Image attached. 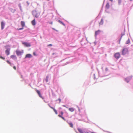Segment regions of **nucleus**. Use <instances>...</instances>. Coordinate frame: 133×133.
I'll list each match as a JSON object with an SVG mask.
<instances>
[{"label": "nucleus", "instance_id": "1", "mask_svg": "<svg viewBox=\"0 0 133 133\" xmlns=\"http://www.w3.org/2000/svg\"><path fill=\"white\" fill-rule=\"evenodd\" d=\"M128 49L127 48H124L122 50V55H124L128 53Z\"/></svg>", "mask_w": 133, "mask_h": 133}, {"label": "nucleus", "instance_id": "2", "mask_svg": "<svg viewBox=\"0 0 133 133\" xmlns=\"http://www.w3.org/2000/svg\"><path fill=\"white\" fill-rule=\"evenodd\" d=\"M16 54L18 56L21 55L23 52V50L21 51H20L18 50H17L16 51Z\"/></svg>", "mask_w": 133, "mask_h": 133}, {"label": "nucleus", "instance_id": "3", "mask_svg": "<svg viewBox=\"0 0 133 133\" xmlns=\"http://www.w3.org/2000/svg\"><path fill=\"white\" fill-rule=\"evenodd\" d=\"M114 56L116 59H118L120 57V54L119 52L116 53L115 54Z\"/></svg>", "mask_w": 133, "mask_h": 133}, {"label": "nucleus", "instance_id": "4", "mask_svg": "<svg viewBox=\"0 0 133 133\" xmlns=\"http://www.w3.org/2000/svg\"><path fill=\"white\" fill-rule=\"evenodd\" d=\"M36 92L38 94L39 97H41V98H42V99H44V97H42V96L41 94L40 91L39 90H37V89L36 90Z\"/></svg>", "mask_w": 133, "mask_h": 133}, {"label": "nucleus", "instance_id": "5", "mask_svg": "<svg viewBox=\"0 0 133 133\" xmlns=\"http://www.w3.org/2000/svg\"><path fill=\"white\" fill-rule=\"evenodd\" d=\"M23 44L27 47L30 46H31L29 43L26 42L23 43Z\"/></svg>", "mask_w": 133, "mask_h": 133}, {"label": "nucleus", "instance_id": "6", "mask_svg": "<svg viewBox=\"0 0 133 133\" xmlns=\"http://www.w3.org/2000/svg\"><path fill=\"white\" fill-rule=\"evenodd\" d=\"M5 24L4 22L2 21L1 22V29L3 30L4 28Z\"/></svg>", "mask_w": 133, "mask_h": 133}, {"label": "nucleus", "instance_id": "7", "mask_svg": "<svg viewBox=\"0 0 133 133\" xmlns=\"http://www.w3.org/2000/svg\"><path fill=\"white\" fill-rule=\"evenodd\" d=\"M49 105V107L51 108L52 109H53V110H54V112H55V114H57V111L55 109H54V108H53V107L51 106H50Z\"/></svg>", "mask_w": 133, "mask_h": 133}, {"label": "nucleus", "instance_id": "8", "mask_svg": "<svg viewBox=\"0 0 133 133\" xmlns=\"http://www.w3.org/2000/svg\"><path fill=\"white\" fill-rule=\"evenodd\" d=\"M32 57V56L31 54H26V56L25 57V58H31Z\"/></svg>", "mask_w": 133, "mask_h": 133}, {"label": "nucleus", "instance_id": "9", "mask_svg": "<svg viewBox=\"0 0 133 133\" xmlns=\"http://www.w3.org/2000/svg\"><path fill=\"white\" fill-rule=\"evenodd\" d=\"M21 24L22 27H24L25 26V22L23 21H21Z\"/></svg>", "mask_w": 133, "mask_h": 133}, {"label": "nucleus", "instance_id": "10", "mask_svg": "<svg viewBox=\"0 0 133 133\" xmlns=\"http://www.w3.org/2000/svg\"><path fill=\"white\" fill-rule=\"evenodd\" d=\"M101 32V31L99 30H98L95 32V36H96Z\"/></svg>", "mask_w": 133, "mask_h": 133}, {"label": "nucleus", "instance_id": "11", "mask_svg": "<svg viewBox=\"0 0 133 133\" xmlns=\"http://www.w3.org/2000/svg\"><path fill=\"white\" fill-rule=\"evenodd\" d=\"M109 6L110 5L109 3H107L105 6L106 8L107 9H108L109 8Z\"/></svg>", "mask_w": 133, "mask_h": 133}, {"label": "nucleus", "instance_id": "12", "mask_svg": "<svg viewBox=\"0 0 133 133\" xmlns=\"http://www.w3.org/2000/svg\"><path fill=\"white\" fill-rule=\"evenodd\" d=\"M5 53L7 55H8L10 54V52L9 50L7 49L6 50Z\"/></svg>", "mask_w": 133, "mask_h": 133}, {"label": "nucleus", "instance_id": "13", "mask_svg": "<svg viewBox=\"0 0 133 133\" xmlns=\"http://www.w3.org/2000/svg\"><path fill=\"white\" fill-rule=\"evenodd\" d=\"M31 23L32 25H34L36 24V22L35 19H34L32 21Z\"/></svg>", "mask_w": 133, "mask_h": 133}, {"label": "nucleus", "instance_id": "14", "mask_svg": "<svg viewBox=\"0 0 133 133\" xmlns=\"http://www.w3.org/2000/svg\"><path fill=\"white\" fill-rule=\"evenodd\" d=\"M103 23V19H102L100 22L99 23V24L100 25H102Z\"/></svg>", "mask_w": 133, "mask_h": 133}, {"label": "nucleus", "instance_id": "15", "mask_svg": "<svg viewBox=\"0 0 133 133\" xmlns=\"http://www.w3.org/2000/svg\"><path fill=\"white\" fill-rule=\"evenodd\" d=\"M69 110L71 112H73L75 110L74 109V108H69Z\"/></svg>", "mask_w": 133, "mask_h": 133}, {"label": "nucleus", "instance_id": "16", "mask_svg": "<svg viewBox=\"0 0 133 133\" xmlns=\"http://www.w3.org/2000/svg\"><path fill=\"white\" fill-rule=\"evenodd\" d=\"M58 21L59 22L61 23V24H62V25H63L64 26H65V24L63 23L61 21L59 20Z\"/></svg>", "mask_w": 133, "mask_h": 133}, {"label": "nucleus", "instance_id": "17", "mask_svg": "<svg viewBox=\"0 0 133 133\" xmlns=\"http://www.w3.org/2000/svg\"><path fill=\"white\" fill-rule=\"evenodd\" d=\"M68 124L70 125V127L71 128L73 127V124L71 123H68Z\"/></svg>", "mask_w": 133, "mask_h": 133}, {"label": "nucleus", "instance_id": "18", "mask_svg": "<svg viewBox=\"0 0 133 133\" xmlns=\"http://www.w3.org/2000/svg\"><path fill=\"white\" fill-rule=\"evenodd\" d=\"M11 57L12 58L14 59V58H16V56L14 55H12L11 56Z\"/></svg>", "mask_w": 133, "mask_h": 133}, {"label": "nucleus", "instance_id": "19", "mask_svg": "<svg viewBox=\"0 0 133 133\" xmlns=\"http://www.w3.org/2000/svg\"><path fill=\"white\" fill-rule=\"evenodd\" d=\"M130 43V40L129 39H128V40L126 41V43L127 44H128Z\"/></svg>", "mask_w": 133, "mask_h": 133}, {"label": "nucleus", "instance_id": "20", "mask_svg": "<svg viewBox=\"0 0 133 133\" xmlns=\"http://www.w3.org/2000/svg\"><path fill=\"white\" fill-rule=\"evenodd\" d=\"M49 77L48 76H46L45 79V81L46 82H48V81Z\"/></svg>", "mask_w": 133, "mask_h": 133}, {"label": "nucleus", "instance_id": "21", "mask_svg": "<svg viewBox=\"0 0 133 133\" xmlns=\"http://www.w3.org/2000/svg\"><path fill=\"white\" fill-rule=\"evenodd\" d=\"M122 3V0H118V3L119 4H120Z\"/></svg>", "mask_w": 133, "mask_h": 133}, {"label": "nucleus", "instance_id": "22", "mask_svg": "<svg viewBox=\"0 0 133 133\" xmlns=\"http://www.w3.org/2000/svg\"><path fill=\"white\" fill-rule=\"evenodd\" d=\"M6 62H7V63H8V64H9L10 65H11V64L10 62L9 61L7 60V61H6Z\"/></svg>", "mask_w": 133, "mask_h": 133}, {"label": "nucleus", "instance_id": "23", "mask_svg": "<svg viewBox=\"0 0 133 133\" xmlns=\"http://www.w3.org/2000/svg\"><path fill=\"white\" fill-rule=\"evenodd\" d=\"M0 58L1 59H3V60H4L5 59V58L1 56H0Z\"/></svg>", "mask_w": 133, "mask_h": 133}, {"label": "nucleus", "instance_id": "24", "mask_svg": "<svg viewBox=\"0 0 133 133\" xmlns=\"http://www.w3.org/2000/svg\"><path fill=\"white\" fill-rule=\"evenodd\" d=\"M23 29V27H22V28H20L19 29H17L18 30H20Z\"/></svg>", "mask_w": 133, "mask_h": 133}, {"label": "nucleus", "instance_id": "25", "mask_svg": "<svg viewBox=\"0 0 133 133\" xmlns=\"http://www.w3.org/2000/svg\"><path fill=\"white\" fill-rule=\"evenodd\" d=\"M52 46V44H50L48 45L47 46Z\"/></svg>", "mask_w": 133, "mask_h": 133}, {"label": "nucleus", "instance_id": "26", "mask_svg": "<svg viewBox=\"0 0 133 133\" xmlns=\"http://www.w3.org/2000/svg\"><path fill=\"white\" fill-rule=\"evenodd\" d=\"M61 118H62L64 120V121H65V119L62 116V117H61Z\"/></svg>", "mask_w": 133, "mask_h": 133}, {"label": "nucleus", "instance_id": "27", "mask_svg": "<svg viewBox=\"0 0 133 133\" xmlns=\"http://www.w3.org/2000/svg\"><path fill=\"white\" fill-rule=\"evenodd\" d=\"M13 68L15 70H16V67L15 66H13Z\"/></svg>", "mask_w": 133, "mask_h": 133}, {"label": "nucleus", "instance_id": "28", "mask_svg": "<svg viewBox=\"0 0 133 133\" xmlns=\"http://www.w3.org/2000/svg\"><path fill=\"white\" fill-rule=\"evenodd\" d=\"M26 3H27V4L28 5L29 4V3L28 2V1H27L26 2Z\"/></svg>", "mask_w": 133, "mask_h": 133}, {"label": "nucleus", "instance_id": "29", "mask_svg": "<svg viewBox=\"0 0 133 133\" xmlns=\"http://www.w3.org/2000/svg\"><path fill=\"white\" fill-rule=\"evenodd\" d=\"M61 113L62 115H63V113L62 111H61Z\"/></svg>", "mask_w": 133, "mask_h": 133}, {"label": "nucleus", "instance_id": "30", "mask_svg": "<svg viewBox=\"0 0 133 133\" xmlns=\"http://www.w3.org/2000/svg\"><path fill=\"white\" fill-rule=\"evenodd\" d=\"M58 101H59V103L61 102V99H60V98H59V99H58Z\"/></svg>", "mask_w": 133, "mask_h": 133}, {"label": "nucleus", "instance_id": "31", "mask_svg": "<svg viewBox=\"0 0 133 133\" xmlns=\"http://www.w3.org/2000/svg\"><path fill=\"white\" fill-rule=\"evenodd\" d=\"M33 54L35 56H36V53H35V52H34L33 53Z\"/></svg>", "mask_w": 133, "mask_h": 133}, {"label": "nucleus", "instance_id": "32", "mask_svg": "<svg viewBox=\"0 0 133 133\" xmlns=\"http://www.w3.org/2000/svg\"><path fill=\"white\" fill-rule=\"evenodd\" d=\"M58 116L59 117H61H61H62V116H61V115H58Z\"/></svg>", "mask_w": 133, "mask_h": 133}, {"label": "nucleus", "instance_id": "33", "mask_svg": "<svg viewBox=\"0 0 133 133\" xmlns=\"http://www.w3.org/2000/svg\"><path fill=\"white\" fill-rule=\"evenodd\" d=\"M38 16H37V15H36V16H35V17H38Z\"/></svg>", "mask_w": 133, "mask_h": 133}, {"label": "nucleus", "instance_id": "34", "mask_svg": "<svg viewBox=\"0 0 133 133\" xmlns=\"http://www.w3.org/2000/svg\"><path fill=\"white\" fill-rule=\"evenodd\" d=\"M109 0L111 2H112L113 1V0Z\"/></svg>", "mask_w": 133, "mask_h": 133}, {"label": "nucleus", "instance_id": "35", "mask_svg": "<svg viewBox=\"0 0 133 133\" xmlns=\"http://www.w3.org/2000/svg\"><path fill=\"white\" fill-rule=\"evenodd\" d=\"M50 24H52V22H51L50 23Z\"/></svg>", "mask_w": 133, "mask_h": 133}, {"label": "nucleus", "instance_id": "36", "mask_svg": "<svg viewBox=\"0 0 133 133\" xmlns=\"http://www.w3.org/2000/svg\"><path fill=\"white\" fill-rule=\"evenodd\" d=\"M85 133H89V132H85Z\"/></svg>", "mask_w": 133, "mask_h": 133}, {"label": "nucleus", "instance_id": "37", "mask_svg": "<svg viewBox=\"0 0 133 133\" xmlns=\"http://www.w3.org/2000/svg\"><path fill=\"white\" fill-rule=\"evenodd\" d=\"M21 77L22 78H23V76L22 75H21Z\"/></svg>", "mask_w": 133, "mask_h": 133}, {"label": "nucleus", "instance_id": "38", "mask_svg": "<svg viewBox=\"0 0 133 133\" xmlns=\"http://www.w3.org/2000/svg\"><path fill=\"white\" fill-rule=\"evenodd\" d=\"M63 106L64 107H65V105H64Z\"/></svg>", "mask_w": 133, "mask_h": 133}, {"label": "nucleus", "instance_id": "39", "mask_svg": "<svg viewBox=\"0 0 133 133\" xmlns=\"http://www.w3.org/2000/svg\"><path fill=\"white\" fill-rule=\"evenodd\" d=\"M130 1H132V0H130Z\"/></svg>", "mask_w": 133, "mask_h": 133}, {"label": "nucleus", "instance_id": "40", "mask_svg": "<svg viewBox=\"0 0 133 133\" xmlns=\"http://www.w3.org/2000/svg\"><path fill=\"white\" fill-rule=\"evenodd\" d=\"M53 55L54 54V53H53Z\"/></svg>", "mask_w": 133, "mask_h": 133}]
</instances>
